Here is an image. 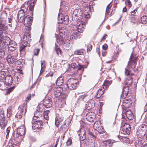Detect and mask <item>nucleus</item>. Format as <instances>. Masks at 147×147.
<instances>
[{
	"mask_svg": "<svg viewBox=\"0 0 147 147\" xmlns=\"http://www.w3.org/2000/svg\"><path fill=\"white\" fill-rule=\"evenodd\" d=\"M147 132V125L145 124H141L138 128L136 131V135L139 139H142L144 138Z\"/></svg>",
	"mask_w": 147,
	"mask_h": 147,
	"instance_id": "f257e3e1",
	"label": "nucleus"
},
{
	"mask_svg": "<svg viewBox=\"0 0 147 147\" xmlns=\"http://www.w3.org/2000/svg\"><path fill=\"white\" fill-rule=\"evenodd\" d=\"M138 56L132 53L129 58L127 65V67L129 69L133 68H135L136 65L138 61Z\"/></svg>",
	"mask_w": 147,
	"mask_h": 147,
	"instance_id": "f03ea898",
	"label": "nucleus"
},
{
	"mask_svg": "<svg viewBox=\"0 0 147 147\" xmlns=\"http://www.w3.org/2000/svg\"><path fill=\"white\" fill-rule=\"evenodd\" d=\"M83 15L82 11L80 9H76L73 12L72 18L74 19V20L75 19H76V21L78 22L81 21L83 23L85 22V21L84 20V18L83 17Z\"/></svg>",
	"mask_w": 147,
	"mask_h": 147,
	"instance_id": "7ed1b4c3",
	"label": "nucleus"
},
{
	"mask_svg": "<svg viewBox=\"0 0 147 147\" xmlns=\"http://www.w3.org/2000/svg\"><path fill=\"white\" fill-rule=\"evenodd\" d=\"M26 111L27 103H24L19 107L18 111L16 115V118L17 119H21L25 115Z\"/></svg>",
	"mask_w": 147,
	"mask_h": 147,
	"instance_id": "20e7f679",
	"label": "nucleus"
},
{
	"mask_svg": "<svg viewBox=\"0 0 147 147\" xmlns=\"http://www.w3.org/2000/svg\"><path fill=\"white\" fill-rule=\"evenodd\" d=\"M0 126L1 128L4 129L7 122V119L5 117L4 111L2 109H0Z\"/></svg>",
	"mask_w": 147,
	"mask_h": 147,
	"instance_id": "39448f33",
	"label": "nucleus"
},
{
	"mask_svg": "<svg viewBox=\"0 0 147 147\" xmlns=\"http://www.w3.org/2000/svg\"><path fill=\"white\" fill-rule=\"evenodd\" d=\"M24 21V26L26 27L27 31H30L31 29V25H32L33 18L29 15H27L25 17Z\"/></svg>",
	"mask_w": 147,
	"mask_h": 147,
	"instance_id": "423d86ee",
	"label": "nucleus"
},
{
	"mask_svg": "<svg viewBox=\"0 0 147 147\" xmlns=\"http://www.w3.org/2000/svg\"><path fill=\"white\" fill-rule=\"evenodd\" d=\"M78 84V81L76 79L71 78L67 81V84L69 87V90H70L76 89Z\"/></svg>",
	"mask_w": 147,
	"mask_h": 147,
	"instance_id": "0eeeda50",
	"label": "nucleus"
},
{
	"mask_svg": "<svg viewBox=\"0 0 147 147\" xmlns=\"http://www.w3.org/2000/svg\"><path fill=\"white\" fill-rule=\"evenodd\" d=\"M18 55V53L17 51H15L12 53V55L9 54L6 57V59L9 63L12 64L16 61L18 59L17 57Z\"/></svg>",
	"mask_w": 147,
	"mask_h": 147,
	"instance_id": "6e6552de",
	"label": "nucleus"
},
{
	"mask_svg": "<svg viewBox=\"0 0 147 147\" xmlns=\"http://www.w3.org/2000/svg\"><path fill=\"white\" fill-rule=\"evenodd\" d=\"M43 126V123L40 120L33 121L32 122V127L33 129L36 131L41 130Z\"/></svg>",
	"mask_w": 147,
	"mask_h": 147,
	"instance_id": "1a4fd4ad",
	"label": "nucleus"
},
{
	"mask_svg": "<svg viewBox=\"0 0 147 147\" xmlns=\"http://www.w3.org/2000/svg\"><path fill=\"white\" fill-rule=\"evenodd\" d=\"M94 130L100 134H102L105 132V130L104 128L101 125V122L100 121H96L93 125Z\"/></svg>",
	"mask_w": 147,
	"mask_h": 147,
	"instance_id": "9d476101",
	"label": "nucleus"
},
{
	"mask_svg": "<svg viewBox=\"0 0 147 147\" xmlns=\"http://www.w3.org/2000/svg\"><path fill=\"white\" fill-rule=\"evenodd\" d=\"M52 99L50 97H46L43 100V105L46 108H49L52 106Z\"/></svg>",
	"mask_w": 147,
	"mask_h": 147,
	"instance_id": "9b49d317",
	"label": "nucleus"
},
{
	"mask_svg": "<svg viewBox=\"0 0 147 147\" xmlns=\"http://www.w3.org/2000/svg\"><path fill=\"white\" fill-rule=\"evenodd\" d=\"M131 127L129 123H125L123 126L121 133L124 134L129 135L130 134Z\"/></svg>",
	"mask_w": 147,
	"mask_h": 147,
	"instance_id": "f8f14e48",
	"label": "nucleus"
},
{
	"mask_svg": "<svg viewBox=\"0 0 147 147\" xmlns=\"http://www.w3.org/2000/svg\"><path fill=\"white\" fill-rule=\"evenodd\" d=\"M4 84L6 86H10L12 84L14 81L13 77L10 75H7L5 78Z\"/></svg>",
	"mask_w": 147,
	"mask_h": 147,
	"instance_id": "ddd939ff",
	"label": "nucleus"
},
{
	"mask_svg": "<svg viewBox=\"0 0 147 147\" xmlns=\"http://www.w3.org/2000/svg\"><path fill=\"white\" fill-rule=\"evenodd\" d=\"M95 103L94 100L90 99L86 102L85 108L87 109L90 110L94 107Z\"/></svg>",
	"mask_w": 147,
	"mask_h": 147,
	"instance_id": "4468645a",
	"label": "nucleus"
},
{
	"mask_svg": "<svg viewBox=\"0 0 147 147\" xmlns=\"http://www.w3.org/2000/svg\"><path fill=\"white\" fill-rule=\"evenodd\" d=\"M85 26V24L84 23H81L79 24L78 26V25H73V29L76 30V31H78V32L81 33L84 30V28Z\"/></svg>",
	"mask_w": 147,
	"mask_h": 147,
	"instance_id": "2eb2a0df",
	"label": "nucleus"
},
{
	"mask_svg": "<svg viewBox=\"0 0 147 147\" xmlns=\"http://www.w3.org/2000/svg\"><path fill=\"white\" fill-rule=\"evenodd\" d=\"M78 134L81 140L83 141L86 138V131L83 128H81L77 131Z\"/></svg>",
	"mask_w": 147,
	"mask_h": 147,
	"instance_id": "dca6fc26",
	"label": "nucleus"
},
{
	"mask_svg": "<svg viewBox=\"0 0 147 147\" xmlns=\"http://www.w3.org/2000/svg\"><path fill=\"white\" fill-rule=\"evenodd\" d=\"M131 105L132 101L130 99H126L123 100L122 107L124 109L126 110L127 108L130 107Z\"/></svg>",
	"mask_w": 147,
	"mask_h": 147,
	"instance_id": "f3484780",
	"label": "nucleus"
},
{
	"mask_svg": "<svg viewBox=\"0 0 147 147\" xmlns=\"http://www.w3.org/2000/svg\"><path fill=\"white\" fill-rule=\"evenodd\" d=\"M105 91L104 87H101L97 91L94 96L95 99L99 98L103 94Z\"/></svg>",
	"mask_w": 147,
	"mask_h": 147,
	"instance_id": "a211bd4d",
	"label": "nucleus"
},
{
	"mask_svg": "<svg viewBox=\"0 0 147 147\" xmlns=\"http://www.w3.org/2000/svg\"><path fill=\"white\" fill-rule=\"evenodd\" d=\"M96 116L94 112H90L87 114L86 117L87 121L90 122H92L95 119Z\"/></svg>",
	"mask_w": 147,
	"mask_h": 147,
	"instance_id": "6ab92c4d",
	"label": "nucleus"
},
{
	"mask_svg": "<svg viewBox=\"0 0 147 147\" xmlns=\"http://www.w3.org/2000/svg\"><path fill=\"white\" fill-rule=\"evenodd\" d=\"M53 90V94L55 97L57 98L59 97L62 92L61 88L59 86H56L54 88Z\"/></svg>",
	"mask_w": 147,
	"mask_h": 147,
	"instance_id": "aec40b11",
	"label": "nucleus"
},
{
	"mask_svg": "<svg viewBox=\"0 0 147 147\" xmlns=\"http://www.w3.org/2000/svg\"><path fill=\"white\" fill-rule=\"evenodd\" d=\"M26 129L25 125L24 124L18 127L17 129V133L19 135L22 136L25 134Z\"/></svg>",
	"mask_w": 147,
	"mask_h": 147,
	"instance_id": "412c9836",
	"label": "nucleus"
},
{
	"mask_svg": "<svg viewBox=\"0 0 147 147\" xmlns=\"http://www.w3.org/2000/svg\"><path fill=\"white\" fill-rule=\"evenodd\" d=\"M17 47V44L13 40L10 42L8 46V50L11 51L15 50Z\"/></svg>",
	"mask_w": 147,
	"mask_h": 147,
	"instance_id": "4be33fe9",
	"label": "nucleus"
},
{
	"mask_svg": "<svg viewBox=\"0 0 147 147\" xmlns=\"http://www.w3.org/2000/svg\"><path fill=\"white\" fill-rule=\"evenodd\" d=\"M84 20L86 18H89L90 17V13H91L90 11V9L88 7H85L84 10ZM86 21L85 20H84Z\"/></svg>",
	"mask_w": 147,
	"mask_h": 147,
	"instance_id": "5701e85b",
	"label": "nucleus"
},
{
	"mask_svg": "<svg viewBox=\"0 0 147 147\" xmlns=\"http://www.w3.org/2000/svg\"><path fill=\"white\" fill-rule=\"evenodd\" d=\"M128 86H126L124 87L123 88L122 94L121 95V97L123 98H125L128 93L129 92V88Z\"/></svg>",
	"mask_w": 147,
	"mask_h": 147,
	"instance_id": "b1692460",
	"label": "nucleus"
},
{
	"mask_svg": "<svg viewBox=\"0 0 147 147\" xmlns=\"http://www.w3.org/2000/svg\"><path fill=\"white\" fill-rule=\"evenodd\" d=\"M71 122L69 119H67L65 121L64 123L61 126L62 130L64 131H67L68 129V127L70 123Z\"/></svg>",
	"mask_w": 147,
	"mask_h": 147,
	"instance_id": "393cba45",
	"label": "nucleus"
},
{
	"mask_svg": "<svg viewBox=\"0 0 147 147\" xmlns=\"http://www.w3.org/2000/svg\"><path fill=\"white\" fill-rule=\"evenodd\" d=\"M31 38L30 32H26L24 34L23 38V41L24 42L26 43L27 44L30 41V38Z\"/></svg>",
	"mask_w": 147,
	"mask_h": 147,
	"instance_id": "a878e982",
	"label": "nucleus"
},
{
	"mask_svg": "<svg viewBox=\"0 0 147 147\" xmlns=\"http://www.w3.org/2000/svg\"><path fill=\"white\" fill-rule=\"evenodd\" d=\"M63 120V117L61 115H58L56 117L55 119V124L57 127H59Z\"/></svg>",
	"mask_w": 147,
	"mask_h": 147,
	"instance_id": "bb28decb",
	"label": "nucleus"
},
{
	"mask_svg": "<svg viewBox=\"0 0 147 147\" xmlns=\"http://www.w3.org/2000/svg\"><path fill=\"white\" fill-rule=\"evenodd\" d=\"M123 113H125L126 117L130 120H132L134 117L133 113L130 110H127L125 112H124Z\"/></svg>",
	"mask_w": 147,
	"mask_h": 147,
	"instance_id": "cd10ccee",
	"label": "nucleus"
},
{
	"mask_svg": "<svg viewBox=\"0 0 147 147\" xmlns=\"http://www.w3.org/2000/svg\"><path fill=\"white\" fill-rule=\"evenodd\" d=\"M30 3V1H28L27 2L25 3L22 6L21 9L25 12H26Z\"/></svg>",
	"mask_w": 147,
	"mask_h": 147,
	"instance_id": "c85d7f7f",
	"label": "nucleus"
},
{
	"mask_svg": "<svg viewBox=\"0 0 147 147\" xmlns=\"http://www.w3.org/2000/svg\"><path fill=\"white\" fill-rule=\"evenodd\" d=\"M9 143L10 144V145L14 147L15 146L19 147L20 146V143L16 141L14 139H11L9 142Z\"/></svg>",
	"mask_w": 147,
	"mask_h": 147,
	"instance_id": "c756f323",
	"label": "nucleus"
},
{
	"mask_svg": "<svg viewBox=\"0 0 147 147\" xmlns=\"http://www.w3.org/2000/svg\"><path fill=\"white\" fill-rule=\"evenodd\" d=\"M133 82V78L131 77H128L127 78L124 82L125 84L127 86H131Z\"/></svg>",
	"mask_w": 147,
	"mask_h": 147,
	"instance_id": "7c9ffc66",
	"label": "nucleus"
},
{
	"mask_svg": "<svg viewBox=\"0 0 147 147\" xmlns=\"http://www.w3.org/2000/svg\"><path fill=\"white\" fill-rule=\"evenodd\" d=\"M64 82L63 77L60 76L57 79L56 82V84L58 86L62 85Z\"/></svg>",
	"mask_w": 147,
	"mask_h": 147,
	"instance_id": "2f4dec72",
	"label": "nucleus"
},
{
	"mask_svg": "<svg viewBox=\"0 0 147 147\" xmlns=\"http://www.w3.org/2000/svg\"><path fill=\"white\" fill-rule=\"evenodd\" d=\"M66 30L64 27L60 29L59 30V33L60 36H62V37H65L66 35Z\"/></svg>",
	"mask_w": 147,
	"mask_h": 147,
	"instance_id": "473e14b6",
	"label": "nucleus"
},
{
	"mask_svg": "<svg viewBox=\"0 0 147 147\" xmlns=\"http://www.w3.org/2000/svg\"><path fill=\"white\" fill-rule=\"evenodd\" d=\"M111 144V140H105L103 142V146L104 147H110Z\"/></svg>",
	"mask_w": 147,
	"mask_h": 147,
	"instance_id": "72a5a7b5",
	"label": "nucleus"
},
{
	"mask_svg": "<svg viewBox=\"0 0 147 147\" xmlns=\"http://www.w3.org/2000/svg\"><path fill=\"white\" fill-rule=\"evenodd\" d=\"M74 31L70 36V39L72 41H74V39L77 38L78 34L79 33L78 31H76L74 30Z\"/></svg>",
	"mask_w": 147,
	"mask_h": 147,
	"instance_id": "f704fd0d",
	"label": "nucleus"
},
{
	"mask_svg": "<svg viewBox=\"0 0 147 147\" xmlns=\"http://www.w3.org/2000/svg\"><path fill=\"white\" fill-rule=\"evenodd\" d=\"M112 83V81H109L108 80H106L104 81L102 86L103 87H105V90L107 89Z\"/></svg>",
	"mask_w": 147,
	"mask_h": 147,
	"instance_id": "c9c22d12",
	"label": "nucleus"
},
{
	"mask_svg": "<svg viewBox=\"0 0 147 147\" xmlns=\"http://www.w3.org/2000/svg\"><path fill=\"white\" fill-rule=\"evenodd\" d=\"M26 43L25 44L26 45L22 44L20 47V51L21 54H23V55H25V48L26 47Z\"/></svg>",
	"mask_w": 147,
	"mask_h": 147,
	"instance_id": "e433bc0d",
	"label": "nucleus"
},
{
	"mask_svg": "<svg viewBox=\"0 0 147 147\" xmlns=\"http://www.w3.org/2000/svg\"><path fill=\"white\" fill-rule=\"evenodd\" d=\"M62 20V23L65 24H67L69 22L68 16L67 15L65 16L63 18H61Z\"/></svg>",
	"mask_w": 147,
	"mask_h": 147,
	"instance_id": "4c0bfd02",
	"label": "nucleus"
},
{
	"mask_svg": "<svg viewBox=\"0 0 147 147\" xmlns=\"http://www.w3.org/2000/svg\"><path fill=\"white\" fill-rule=\"evenodd\" d=\"M125 74L126 76H128V77H130L134 75V74L132 73H131V70H129L128 69L125 68Z\"/></svg>",
	"mask_w": 147,
	"mask_h": 147,
	"instance_id": "58836bf2",
	"label": "nucleus"
},
{
	"mask_svg": "<svg viewBox=\"0 0 147 147\" xmlns=\"http://www.w3.org/2000/svg\"><path fill=\"white\" fill-rule=\"evenodd\" d=\"M42 113H40V112L38 111H36L34 114V116L33 118V119L34 120H36V119H35V117L37 118H38L40 117H41L42 115Z\"/></svg>",
	"mask_w": 147,
	"mask_h": 147,
	"instance_id": "ea45409f",
	"label": "nucleus"
},
{
	"mask_svg": "<svg viewBox=\"0 0 147 147\" xmlns=\"http://www.w3.org/2000/svg\"><path fill=\"white\" fill-rule=\"evenodd\" d=\"M54 49L58 55H59V54L61 55H62V51L60 49L59 47L56 44H55V46Z\"/></svg>",
	"mask_w": 147,
	"mask_h": 147,
	"instance_id": "a19ab883",
	"label": "nucleus"
},
{
	"mask_svg": "<svg viewBox=\"0 0 147 147\" xmlns=\"http://www.w3.org/2000/svg\"><path fill=\"white\" fill-rule=\"evenodd\" d=\"M65 37H63L62 36H59L57 38V43H58L59 44L61 45L63 43L64 41V39Z\"/></svg>",
	"mask_w": 147,
	"mask_h": 147,
	"instance_id": "79ce46f5",
	"label": "nucleus"
},
{
	"mask_svg": "<svg viewBox=\"0 0 147 147\" xmlns=\"http://www.w3.org/2000/svg\"><path fill=\"white\" fill-rule=\"evenodd\" d=\"M43 106V105L42 104H40L38 105L37 107L36 111L40 112V113H43V112L44 111V107Z\"/></svg>",
	"mask_w": 147,
	"mask_h": 147,
	"instance_id": "37998d69",
	"label": "nucleus"
},
{
	"mask_svg": "<svg viewBox=\"0 0 147 147\" xmlns=\"http://www.w3.org/2000/svg\"><path fill=\"white\" fill-rule=\"evenodd\" d=\"M49 110H47L46 111H44L43 113L44 118L47 120H48L49 119Z\"/></svg>",
	"mask_w": 147,
	"mask_h": 147,
	"instance_id": "c03bdc74",
	"label": "nucleus"
},
{
	"mask_svg": "<svg viewBox=\"0 0 147 147\" xmlns=\"http://www.w3.org/2000/svg\"><path fill=\"white\" fill-rule=\"evenodd\" d=\"M6 75L5 71L0 70V80H3L5 78Z\"/></svg>",
	"mask_w": 147,
	"mask_h": 147,
	"instance_id": "a18cd8bd",
	"label": "nucleus"
},
{
	"mask_svg": "<svg viewBox=\"0 0 147 147\" xmlns=\"http://www.w3.org/2000/svg\"><path fill=\"white\" fill-rule=\"evenodd\" d=\"M15 87V86H13L7 89L6 90L5 95H7L9 94L14 90Z\"/></svg>",
	"mask_w": 147,
	"mask_h": 147,
	"instance_id": "49530a36",
	"label": "nucleus"
},
{
	"mask_svg": "<svg viewBox=\"0 0 147 147\" xmlns=\"http://www.w3.org/2000/svg\"><path fill=\"white\" fill-rule=\"evenodd\" d=\"M141 21L142 23L146 24H147V16H144L141 17Z\"/></svg>",
	"mask_w": 147,
	"mask_h": 147,
	"instance_id": "de8ad7c7",
	"label": "nucleus"
},
{
	"mask_svg": "<svg viewBox=\"0 0 147 147\" xmlns=\"http://www.w3.org/2000/svg\"><path fill=\"white\" fill-rule=\"evenodd\" d=\"M74 53L75 55H83L84 52L82 49H77L74 52Z\"/></svg>",
	"mask_w": 147,
	"mask_h": 147,
	"instance_id": "09e8293b",
	"label": "nucleus"
},
{
	"mask_svg": "<svg viewBox=\"0 0 147 147\" xmlns=\"http://www.w3.org/2000/svg\"><path fill=\"white\" fill-rule=\"evenodd\" d=\"M61 88L62 91H66L69 89V87L67 84V81L66 84H64L62 86Z\"/></svg>",
	"mask_w": 147,
	"mask_h": 147,
	"instance_id": "8fccbe9b",
	"label": "nucleus"
},
{
	"mask_svg": "<svg viewBox=\"0 0 147 147\" xmlns=\"http://www.w3.org/2000/svg\"><path fill=\"white\" fill-rule=\"evenodd\" d=\"M137 8L134 10L131 11L130 13V16L132 18H134L135 16H136V13L137 11Z\"/></svg>",
	"mask_w": 147,
	"mask_h": 147,
	"instance_id": "3c124183",
	"label": "nucleus"
},
{
	"mask_svg": "<svg viewBox=\"0 0 147 147\" xmlns=\"http://www.w3.org/2000/svg\"><path fill=\"white\" fill-rule=\"evenodd\" d=\"M25 16H19L17 17L18 22L20 23L24 22L25 19Z\"/></svg>",
	"mask_w": 147,
	"mask_h": 147,
	"instance_id": "603ef678",
	"label": "nucleus"
},
{
	"mask_svg": "<svg viewBox=\"0 0 147 147\" xmlns=\"http://www.w3.org/2000/svg\"><path fill=\"white\" fill-rule=\"evenodd\" d=\"M25 12L23 10L21 9L19 10L17 14V17H19V16H25Z\"/></svg>",
	"mask_w": 147,
	"mask_h": 147,
	"instance_id": "864d4df0",
	"label": "nucleus"
},
{
	"mask_svg": "<svg viewBox=\"0 0 147 147\" xmlns=\"http://www.w3.org/2000/svg\"><path fill=\"white\" fill-rule=\"evenodd\" d=\"M16 74L14 75V76L16 77V78L17 79V80H15L14 81V83H15V84L14 85L15 86L18 85V82H20L21 78H19V77L18 76H16Z\"/></svg>",
	"mask_w": 147,
	"mask_h": 147,
	"instance_id": "5fc2aeb1",
	"label": "nucleus"
},
{
	"mask_svg": "<svg viewBox=\"0 0 147 147\" xmlns=\"http://www.w3.org/2000/svg\"><path fill=\"white\" fill-rule=\"evenodd\" d=\"M67 97V95L66 94H65L63 92L60 95L59 97H58V98L59 100H63L65 99Z\"/></svg>",
	"mask_w": 147,
	"mask_h": 147,
	"instance_id": "6e6d98bb",
	"label": "nucleus"
},
{
	"mask_svg": "<svg viewBox=\"0 0 147 147\" xmlns=\"http://www.w3.org/2000/svg\"><path fill=\"white\" fill-rule=\"evenodd\" d=\"M142 44L143 46L146 49H147V38L144 40Z\"/></svg>",
	"mask_w": 147,
	"mask_h": 147,
	"instance_id": "4d7b16f0",
	"label": "nucleus"
},
{
	"mask_svg": "<svg viewBox=\"0 0 147 147\" xmlns=\"http://www.w3.org/2000/svg\"><path fill=\"white\" fill-rule=\"evenodd\" d=\"M88 95L86 94L81 95L79 96V100H84L85 98H86V97Z\"/></svg>",
	"mask_w": 147,
	"mask_h": 147,
	"instance_id": "13d9d810",
	"label": "nucleus"
},
{
	"mask_svg": "<svg viewBox=\"0 0 147 147\" xmlns=\"http://www.w3.org/2000/svg\"><path fill=\"white\" fill-rule=\"evenodd\" d=\"M125 3L126 5L128 6V7L130 8L132 6L131 2L129 0H126L125 1Z\"/></svg>",
	"mask_w": 147,
	"mask_h": 147,
	"instance_id": "bf43d9fd",
	"label": "nucleus"
},
{
	"mask_svg": "<svg viewBox=\"0 0 147 147\" xmlns=\"http://www.w3.org/2000/svg\"><path fill=\"white\" fill-rule=\"evenodd\" d=\"M5 85L3 81H0V89L3 90L4 89Z\"/></svg>",
	"mask_w": 147,
	"mask_h": 147,
	"instance_id": "052dcab7",
	"label": "nucleus"
},
{
	"mask_svg": "<svg viewBox=\"0 0 147 147\" xmlns=\"http://www.w3.org/2000/svg\"><path fill=\"white\" fill-rule=\"evenodd\" d=\"M72 143V140L71 138H69L67 140V142H66V145L67 146H69L71 145V144Z\"/></svg>",
	"mask_w": 147,
	"mask_h": 147,
	"instance_id": "680f3d73",
	"label": "nucleus"
},
{
	"mask_svg": "<svg viewBox=\"0 0 147 147\" xmlns=\"http://www.w3.org/2000/svg\"><path fill=\"white\" fill-rule=\"evenodd\" d=\"M8 25L10 27H12V19L11 18H8Z\"/></svg>",
	"mask_w": 147,
	"mask_h": 147,
	"instance_id": "e2e57ef3",
	"label": "nucleus"
},
{
	"mask_svg": "<svg viewBox=\"0 0 147 147\" xmlns=\"http://www.w3.org/2000/svg\"><path fill=\"white\" fill-rule=\"evenodd\" d=\"M30 7L29 8V10L30 11H33L34 8V3H31L30 1Z\"/></svg>",
	"mask_w": 147,
	"mask_h": 147,
	"instance_id": "0e129e2a",
	"label": "nucleus"
},
{
	"mask_svg": "<svg viewBox=\"0 0 147 147\" xmlns=\"http://www.w3.org/2000/svg\"><path fill=\"white\" fill-rule=\"evenodd\" d=\"M92 45L90 44H88L87 46V51H90L92 49Z\"/></svg>",
	"mask_w": 147,
	"mask_h": 147,
	"instance_id": "69168bd1",
	"label": "nucleus"
},
{
	"mask_svg": "<svg viewBox=\"0 0 147 147\" xmlns=\"http://www.w3.org/2000/svg\"><path fill=\"white\" fill-rule=\"evenodd\" d=\"M7 111L8 114H9L10 115L12 114V107L11 106L9 107L8 108Z\"/></svg>",
	"mask_w": 147,
	"mask_h": 147,
	"instance_id": "338daca9",
	"label": "nucleus"
},
{
	"mask_svg": "<svg viewBox=\"0 0 147 147\" xmlns=\"http://www.w3.org/2000/svg\"><path fill=\"white\" fill-rule=\"evenodd\" d=\"M53 72L52 71H50L45 76L46 77H48L49 76L51 77L53 76Z\"/></svg>",
	"mask_w": 147,
	"mask_h": 147,
	"instance_id": "774afa93",
	"label": "nucleus"
}]
</instances>
